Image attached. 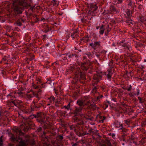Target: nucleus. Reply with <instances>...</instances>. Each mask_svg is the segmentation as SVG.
<instances>
[{
    "label": "nucleus",
    "instance_id": "obj_52",
    "mask_svg": "<svg viewBox=\"0 0 146 146\" xmlns=\"http://www.w3.org/2000/svg\"><path fill=\"white\" fill-rule=\"evenodd\" d=\"M97 98H98V99L99 98L98 97Z\"/></svg>",
    "mask_w": 146,
    "mask_h": 146
},
{
    "label": "nucleus",
    "instance_id": "obj_2",
    "mask_svg": "<svg viewBox=\"0 0 146 146\" xmlns=\"http://www.w3.org/2000/svg\"><path fill=\"white\" fill-rule=\"evenodd\" d=\"M102 74L101 73H98L94 75L93 78L97 82L100 81L102 78Z\"/></svg>",
    "mask_w": 146,
    "mask_h": 146
},
{
    "label": "nucleus",
    "instance_id": "obj_35",
    "mask_svg": "<svg viewBox=\"0 0 146 146\" xmlns=\"http://www.w3.org/2000/svg\"><path fill=\"white\" fill-rule=\"evenodd\" d=\"M74 56V54H70L68 56V57L69 58H71L73 56Z\"/></svg>",
    "mask_w": 146,
    "mask_h": 146
},
{
    "label": "nucleus",
    "instance_id": "obj_22",
    "mask_svg": "<svg viewBox=\"0 0 146 146\" xmlns=\"http://www.w3.org/2000/svg\"><path fill=\"white\" fill-rule=\"evenodd\" d=\"M33 95L34 96H35L37 98H38V100H39V98L38 97V94H36L34 92H33Z\"/></svg>",
    "mask_w": 146,
    "mask_h": 146
},
{
    "label": "nucleus",
    "instance_id": "obj_37",
    "mask_svg": "<svg viewBox=\"0 0 146 146\" xmlns=\"http://www.w3.org/2000/svg\"><path fill=\"white\" fill-rule=\"evenodd\" d=\"M40 115H41L40 114H37V116L38 117L40 118Z\"/></svg>",
    "mask_w": 146,
    "mask_h": 146
},
{
    "label": "nucleus",
    "instance_id": "obj_11",
    "mask_svg": "<svg viewBox=\"0 0 146 146\" xmlns=\"http://www.w3.org/2000/svg\"><path fill=\"white\" fill-rule=\"evenodd\" d=\"M105 28H104V25H102L100 28L99 33L100 34L102 35L104 33Z\"/></svg>",
    "mask_w": 146,
    "mask_h": 146
},
{
    "label": "nucleus",
    "instance_id": "obj_13",
    "mask_svg": "<svg viewBox=\"0 0 146 146\" xmlns=\"http://www.w3.org/2000/svg\"><path fill=\"white\" fill-rule=\"evenodd\" d=\"M8 58L6 57L5 56L4 58H3L1 62H3L5 64H8Z\"/></svg>",
    "mask_w": 146,
    "mask_h": 146
},
{
    "label": "nucleus",
    "instance_id": "obj_36",
    "mask_svg": "<svg viewBox=\"0 0 146 146\" xmlns=\"http://www.w3.org/2000/svg\"><path fill=\"white\" fill-rule=\"evenodd\" d=\"M90 104V102L89 101H88L86 103V104H85V105H88L89 104Z\"/></svg>",
    "mask_w": 146,
    "mask_h": 146
},
{
    "label": "nucleus",
    "instance_id": "obj_27",
    "mask_svg": "<svg viewBox=\"0 0 146 146\" xmlns=\"http://www.w3.org/2000/svg\"><path fill=\"white\" fill-rule=\"evenodd\" d=\"M91 107H92V108H93V109H96V108H97V107L94 104H91L90 105Z\"/></svg>",
    "mask_w": 146,
    "mask_h": 146
},
{
    "label": "nucleus",
    "instance_id": "obj_20",
    "mask_svg": "<svg viewBox=\"0 0 146 146\" xmlns=\"http://www.w3.org/2000/svg\"><path fill=\"white\" fill-rule=\"evenodd\" d=\"M33 97L32 95L29 94H27L26 95V97L28 98L29 100H31V98Z\"/></svg>",
    "mask_w": 146,
    "mask_h": 146
},
{
    "label": "nucleus",
    "instance_id": "obj_42",
    "mask_svg": "<svg viewBox=\"0 0 146 146\" xmlns=\"http://www.w3.org/2000/svg\"><path fill=\"white\" fill-rule=\"evenodd\" d=\"M67 59V57H65L64 58V60H66Z\"/></svg>",
    "mask_w": 146,
    "mask_h": 146
},
{
    "label": "nucleus",
    "instance_id": "obj_53",
    "mask_svg": "<svg viewBox=\"0 0 146 146\" xmlns=\"http://www.w3.org/2000/svg\"><path fill=\"white\" fill-rule=\"evenodd\" d=\"M75 48V50H76V48Z\"/></svg>",
    "mask_w": 146,
    "mask_h": 146
},
{
    "label": "nucleus",
    "instance_id": "obj_46",
    "mask_svg": "<svg viewBox=\"0 0 146 146\" xmlns=\"http://www.w3.org/2000/svg\"><path fill=\"white\" fill-rule=\"evenodd\" d=\"M22 93V92H20L19 94H21Z\"/></svg>",
    "mask_w": 146,
    "mask_h": 146
},
{
    "label": "nucleus",
    "instance_id": "obj_24",
    "mask_svg": "<svg viewBox=\"0 0 146 146\" xmlns=\"http://www.w3.org/2000/svg\"><path fill=\"white\" fill-rule=\"evenodd\" d=\"M126 22L129 23V24H133V23H132V21L130 19H128V20H127L126 21Z\"/></svg>",
    "mask_w": 146,
    "mask_h": 146
},
{
    "label": "nucleus",
    "instance_id": "obj_19",
    "mask_svg": "<svg viewBox=\"0 0 146 146\" xmlns=\"http://www.w3.org/2000/svg\"><path fill=\"white\" fill-rule=\"evenodd\" d=\"M85 64L86 63H84L82 64L81 66L83 70H88V68L87 67H86Z\"/></svg>",
    "mask_w": 146,
    "mask_h": 146
},
{
    "label": "nucleus",
    "instance_id": "obj_1",
    "mask_svg": "<svg viewBox=\"0 0 146 146\" xmlns=\"http://www.w3.org/2000/svg\"><path fill=\"white\" fill-rule=\"evenodd\" d=\"M31 2L30 1H24L15 0L13 3V6L14 7L13 9H23L22 7L26 9H33L34 7L31 6Z\"/></svg>",
    "mask_w": 146,
    "mask_h": 146
},
{
    "label": "nucleus",
    "instance_id": "obj_33",
    "mask_svg": "<svg viewBox=\"0 0 146 146\" xmlns=\"http://www.w3.org/2000/svg\"><path fill=\"white\" fill-rule=\"evenodd\" d=\"M142 8H143V5H142L141 4L139 6V9H141Z\"/></svg>",
    "mask_w": 146,
    "mask_h": 146
},
{
    "label": "nucleus",
    "instance_id": "obj_48",
    "mask_svg": "<svg viewBox=\"0 0 146 146\" xmlns=\"http://www.w3.org/2000/svg\"><path fill=\"white\" fill-rule=\"evenodd\" d=\"M54 100V98L53 97V100Z\"/></svg>",
    "mask_w": 146,
    "mask_h": 146
},
{
    "label": "nucleus",
    "instance_id": "obj_41",
    "mask_svg": "<svg viewBox=\"0 0 146 146\" xmlns=\"http://www.w3.org/2000/svg\"><path fill=\"white\" fill-rule=\"evenodd\" d=\"M35 141H32V145H34L35 144Z\"/></svg>",
    "mask_w": 146,
    "mask_h": 146
},
{
    "label": "nucleus",
    "instance_id": "obj_31",
    "mask_svg": "<svg viewBox=\"0 0 146 146\" xmlns=\"http://www.w3.org/2000/svg\"><path fill=\"white\" fill-rule=\"evenodd\" d=\"M123 0H117V3L118 4H121L122 3Z\"/></svg>",
    "mask_w": 146,
    "mask_h": 146
},
{
    "label": "nucleus",
    "instance_id": "obj_9",
    "mask_svg": "<svg viewBox=\"0 0 146 146\" xmlns=\"http://www.w3.org/2000/svg\"><path fill=\"white\" fill-rule=\"evenodd\" d=\"M82 108H83L82 107H80L79 108L76 107L74 111V113L76 114L78 113L82 110Z\"/></svg>",
    "mask_w": 146,
    "mask_h": 146
},
{
    "label": "nucleus",
    "instance_id": "obj_43",
    "mask_svg": "<svg viewBox=\"0 0 146 146\" xmlns=\"http://www.w3.org/2000/svg\"><path fill=\"white\" fill-rule=\"evenodd\" d=\"M143 0H138V2H141V1H142Z\"/></svg>",
    "mask_w": 146,
    "mask_h": 146
},
{
    "label": "nucleus",
    "instance_id": "obj_26",
    "mask_svg": "<svg viewBox=\"0 0 146 146\" xmlns=\"http://www.w3.org/2000/svg\"><path fill=\"white\" fill-rule=\"evenodd\" d=\"M57 137L60 140H62L63 139V137L61 135H58Z\"/></svg>",
    "mask_w": 146,
    "mask_h": 146
},
{
    "label": "nucleus",
    "instance_id": "obj_17",
    "mask_svg": "<svg viewBox=\"0 0 146 146\" xmlns=\"http://www.w3.org/2000/svg\"><path fill=\"white\" fill-rule=\"evenodd\" d=\"M109 28V25H107L105 29L106 30V31L105 32V34L106 36H107L108 35V33L110 31V29Z\"/></svg>",
    "mask_w": 146,
    "mask_h": 146
},
{
    "label": "nucleus",
    "instance_id": "obj_23",
    "mask_svg": "<svg viewBox=\"0 0 146 146\" xmlns=\"http://www.w3.org/2000/svg\"><path fill=\"white\" fill-rule=\"evenodd\" d=\"M97 88L96 87H95L92 90V92L93 93H95L97 91Z\"/></svg>",
    "mask_w": 146,
    "mask_h": 146
},
{
    "label": "nucleus",
    "instance_id": "obj_34",
    "mask_svg": "<svg viewBox=\"0 0 146 146\" xmlns=\"http://www.w3.org/2000/svg\"><path fill=\"white\" fill-rule=\"evenodd\" d=\"M138 98L139 99V101L140 103H142L141 99V98H140L139 97Z\"/></svg>",
    "mask_w": 146,
    "mask_h": 146
},
{
    "label": "nucleus",
    "instance_id": "obj_49",
    "mask_svg": "<svg viewBox=\"0 0 146 146\" xmlns=\"http://www.w3.org/2000/svg\"><path fill=\"white\" fill-rule=\"evenodd\" d=\"M42 121H44L43 120H42Z\"/></svg>",
    "mask_w": 146,
    "mask_h": 146
},
{
    "label": "nucleus",
    "instance_id": "obj_15",
    "mask_svg": "<svg viewBox=\"0 0 146 146\" xmlns=\"http://www.w3.org/2000/svg\"><path fill=\"white\" fill-rule=\"evenodd\" d=\"M139 21L142 22H144L145 21H146V17L142 16L140 17Z\"/></svg>",
    "mask_w": 146,
    "mask_h": 146
},
{
    "label": "nucleus",
    "instance_id": "obj_39",
    "mask_svg": "<svg viewBox=\"0 0 146 146\" xmlns=\"http://www.w3.org/2000/svg\"><path fill=\"white\" fill-rule=\"evenodd\" d=\"M33 88L35 89L37 88L38 87V86H35L33 85Z\"/></svg>",
    "mask_w": 146,
    "mask_h": 146
},
{
    "label": "nucleus",
    "instance_id": "obj_38",
    "mask_svg": "<svg viewBox=\"0 0 146 146\" xmlns=\"http://www.w3.org/2000/svg\"><path fill=\"white\" fill-rule=\"evenodd\" d=\"M75 36V34H74L73 35H71V37L72 38H74Z\"/></svg>",
    "mask_w": 146,
    "mask_h": 146
},
{
    "label": "nucleus",
    "instance_id": "obj_30",
    "mask_svg": "<svg viewBox=\"0 0 146 146\" xmlns=\"http://www.w3.org/2000/svg\"><path fill=\"white\" fill-rule=\"evenodd\" d=\"M100 118L101 119H102L101 120V121H102V122H103V121L105 119V117H103L102 116H100Z\"/></svg>",
    "mask_w": 146,
    "mask_h": 146
},
{
    "label": "nucleus",
    "instance_id": "obj_14",
    "mask_svg": "<svg viewBox=\"0 0 146 146\" xmlns=\"http://www.w3.org/2000/svg\"><path fill=\"white\" fill-rule=\"evenodd\" d=\"M11 138L13 141H18L19 140L21 139V138L19 137V136H17L16 137H14V135H13L11 137Z\"/></svg>",
    "mask_w": 146,
    "mask_h": 146
},
{
    "label": "nucleus",
    "instance_id": "obj_29",
    "mask_svg": "<svg viewBox=\"0 0 146 146\" xmlns=\"http://www.w3.org/2000/svg\"><path fill=\"white\" fill-rule=\"evenodd\" d=\"M126 49H127L129 51H131L132 50L131 48V46H125Z\"/></svg>",
    "mask_w": 146,
    "mask_h": 146
},
{
    "label": "nucleus",
    "instance_id": "obj_18",
    "mask_svg": "<svg viewBox=\"0 0 146 146\" xmlns=\"http://www.w3.org/2000/svg\"><path fill=\"white\" fill-rule=\"evenodd\" d=\"M51 4L52 5H53V6H57L58 5L57 1L56 0H53L52 1Z\"/></svg>",
    "mask_w": 146,
    "mask_h": 146
},
{
    "label": "nucleus",
    "instance_id": "obj_8",
    "mask_svg": "<svg viewBox=\"0 0 146 146\" xmlns=\"http://www.w3.org/2000/svg\"><path fill=\"white\" fill-rule=\"evenodd\" d=\"M108 74L107 77L108 79H110L111 77V75L112 74V72L111 69H108L107 70Z\"/></svg>",
    "mask_w": 146,
    "mask_h": 146
},
{
    "label": "nucleus",
    "instance_id": "obj_45",
    "mask_svg": "<svg viewBox=\"0 0 146 146\" xmlns=\"http://www.w3.org/2000/svg\"><path fill=\"white\" fill-rule=\"evenodd\" d=\"M90 10H89V11L88 12V13H89V14H91V13H90Z\"/></svg>",
    "mask_w": 146,
    "mask_h": 146
},
{
    "label": "nucleus",
    "instance_id": "obj_5",
    "mask_svg": "<svg viewBox=\"0 0 146 146\" xmlns=\"http://www.w3.org/2000/svg\"><path fill=\"white\" fill-rule=\"evenodd\" d=\"M77 104L80 107L83 108L85 106L84 101L82 100H78L77 101Z\"/></svg>",
    "mask_w": 146,
    "mask_h": 146
},
{
    "label": "nucleus",
    "instance_id": "obj_51",
    "mask_svg": "<svg viewBox=\"0 0 146 146\" xmlns=\"http://www.w3.org/2000/svg\"><path fill=\"white\" fill-rule=\"evenodd\" d=\"M101 97H103V96H101Z\"/></svg>",
    "mask_w": 146,
    "mask_h": 146
},
{
    "label": "nucleus",
    "instance_id": "obj_3",
    "mask_svg": "<svg viewBox=\"0 0 146 146\" xmlns=\"http://www.w3.org/2000/svg\"><path fill=\"white\" fill-rule=\"evenodd\" d=\"M13 130L17 134H18L20 136L21 135L23 134V133L21 131L20 129L17 127H14L13 129Z\"/></svg>",
    "mask_w": 146,
    "mask_h": 146
},
{
    "label": "nucleus",
    "instance_id": "obj_50",
    "mask_svg": "<svg viewBox=\"0 0 146 146\" xmlns=\"http://www.w3.org/2000/svg\"><path fill=\"white\" fill-rule=\"evenodd\" d=\"M33 103H35V102H34V101H33Z\"/></svg>",
    "mask_w": 146,
    "mask_h": 146
},
{
    "label": "nucleus",
    "instance_id": "obj_25",
    "mask_svg": "<svg viewBox=\"0 0 146 146\" xmlns=\"http://www.w3.org/2000/svg\"><path fill=\"white\" fill-rule=\"evenodd\" d=\"M137 93L136 94L134 93V96H138L139 94V93H140L139 90V89H137Z\"/></svg>",
    "mask_w": 146,
    "mask_h": 146
},
{
    "label": "nucleus",
    "instance_id": "obj_40",
    "mask_svg": "<svg viewBox=\"0 0 146 146\" xmlns=\"http://www.w3.org/2000/svg\"><path fill=\"white\" fill-rule=\"evenodd\" d=\"M77 143H75L74 144H73L72 145V146H77Z\"/></svg>",
    "mask_w": 146,
    "mask_h": 146
},
{
    "label": "nucleus",
    "instance_id": "obj_28",
    "mask_svg": "<svg viewBox=\"0 0 146 146\" xmlns=\"http://www.w3.org/2000/svg\"><path fill=\"white\" fill-rule=\"evenodd\" d=\"M15 12L16 13H21L22 12L21 11H19V10H15Z\"/></svg>",
    "mask_w": 146,
    "mask_h": 146
},
{
    "label": "nucleus",
    "instance_id": "obj_21",
    "mask_svg": "<svg viewBox=\"0 0 146 146\" xmlns=\"http://www.w3.org/2000/svg\"><path fill=\"white\" fill-rule=\"evenodd\" d=\"M70 106V103H69L67 106H64V107L65 108L67 109V110H69V109Z\"/></svg>",
    "mask_w": 146,
    "mask_h": 146
},
{
    "label": "nucleus",
    "instance_id": "obj_6",
    "mask_svg": "<svg viewBox=\"0 0 146 146\" xmlns=\"http://www.w3.org/2000/svg\"><path fill=\"white\" fill-rule=\"evenodd\" d=\"M90 45L93 48L95 47H98L100 46V42H95L94 43H91L90 44Z\"/></svg>",
    "mask_w": 146,
    "mask_h": 146
},
{
    "label": "nucleus",
    "instance_id": "obj_32",
    "mask_svg": "<svg viewBox=\"0 0 146 146\" xmlns=\"http://www.w3.org/2000/svg\"><path fill=\"white\" fill-rule=\"evenodd\" d=\"M131 85H130L129 86V88L127 89V90L128 91H130L131 90Z\"/></svg>",
    "mask_w": 146,
    "mask_h": 146
},
{
    "label": "nucleus",
    "instance_id": "obj_16",
    "mask_svg": "<svg viewBox=\"0 0 146 146\" xmlns=\"http://www.w3.org/2000/svg\"><path fill=\"white\" fill-rule=\"evenodd\" d=\"M125 10L126 11H125V12L127 16L129 17L132 14L131 11L130 10Z\"/></svg>",
    "mask_w": 146,
    "mask_h": 146
},
{
    "label": "nucleus",
    "instance_id": "obj_10",
    "mask_svg": "<svg viewBox=\"0 0 146 146\" xmlns=\"http://www.w3.org/2000/svg\"><path fill=\"white\" fill-rule=\"evenodd\" d=\"M115 126L117 128H119L120 129L122 128V124H121L120 123L117 121H116L115 123Z\"/></svg>",
    "mask_w": 146,
    "mask_h": 146
},
{
    "label": "nucleus",
    "instance_id": "obj_44",
    "mask_svg": "<svg viewBox=\"0 0 146 146\" xmlns=\"http://www.w3.org/2000/svg\"><path fill=\"white\" fill-rule=\"evenodd\" d=\"M12 102L14 104L15 106H16V104L15 103V101H13Z\"/></svg>",
    "mask_w": 146,
    "mask_h": 146
},
{
    "label": "nucleus",
    "instance_id": "obj_7",
    "mask_svg": "<svg viewBox=\"0 0 146 146\" xmlns=\"http://www.w3.org/2000/svg\"><path fill=\"white\" fill-rule=\"evenodd\" d=\"M88 6L91 9L94 8V9H97L98 7L97 6L96 3V2L90 3Z\"/></svg>",
    "mask_w": 146,
    "mask_h": 146
},
{
    "label": "nucleus",
    "instance_id": "obj_47",
    "mask_svg": "<svg viewBox=\"0 0 146 146\" xmlns=\"http://www.w3.org/2000/svg\"><path fill=\"white\" fill-rule=\"evenodd\" d=\"M144 62H146V59L144 60Z\"/></svg>",
    "mask_w": 146,
    "mask_h": 146
},
{
    "label": "nucleus",
    "instance_id": "obj_12",
    "mask_svg": "<svg viewBox=\"0 0 146 146\" xmlns=\"http://www.w3.org/2000/svg\"><path fill=\"white\" fill-rule=\"evenodd\" d=\"M113 10L114 11H115L116 10H104L103 13L104 15L111 13V12H112Z\"/></svg>",
    "mask_w": 146,
    "mask_h": 146
},
{
    "label": "nucleus",
    "instance_id": "obj_4",
    "mask_svg": "<svg viewBox=\"0 0 146 146\" xmlns=\"http://www.w3.org/2000/svg\"><path fill=\"white\" fill-rule=\"evenodd\" d=\"M130 2L128 4V7L130 9H133L135 8V3L132 1V0H130Z\"/></svg>",
    "mask_w": 146,
    "mask_h": 146
}]
</instances>
